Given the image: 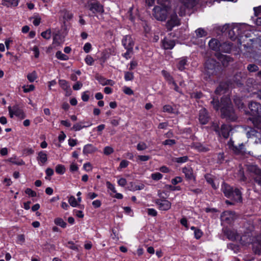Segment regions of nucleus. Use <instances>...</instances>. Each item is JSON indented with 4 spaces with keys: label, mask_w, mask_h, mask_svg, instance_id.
<instances>
[{
    "label": "nucleus",
    "mask_w": 261,
    "mask_h": 261,
    "mask_svg": "<svg viewBox=\"0 0 261 261\" xmlns=\"http://www.w3.org/2000/svg\"><path fill=\"white\" fill-rule=\"evenodd\" d=\"M59 84L61 87L64 90H67L69 88L68 83L64 80H60L59 81Z\"/></svg>",
    "instance_id": "a19ab883"
},
{
    "label": "nucleus",
    "mask_w": 261,
    "mask_h": 261,
    "mask_svg": "<svg viewBox=\"0 0 261 261\" xmlns=\"http://www.w3.org/2000/svg\"><path fill=\"white\" fill-rule=\"evenodd\" d=\"M68 202L72 207H76L78 205L76 199L73 196H70L68 197Z\"/></svg>",
    "instance_id": "c9c22d12"
},
{
    "label": "nucleus",
    "mask_w": 261,
    "mask_h": 261,
    "mask_svg": "<svg viewBox=\"0 0 261 261\" xmlns=\"http://www.w3.org/2000/svg\"><path fill=\"white\" fill-rule=\"evenodd\" d=\"M228 145L229 148L236 154H244L245 153L244 145L243 144H240L239 146H234L233 142L230 140L228 143Z\"/></svg>",
    "instance_id": "2eb2a0df"
},
{
    "label": "nucleus",
    "mask_w": 261,
    "mask_h": 261,
    "mask_svg": "<svg viewBox=\"0 0 261 261\" xmlns=\"http://www.w3.org/2000/svg\"><path fill=\"white\" fill-rule=\"evenodd\" d=\"M208 45L211 49L214 50H222L225 53L230 51L231 45L229 43H224L220 45L219 41L216 39H212L208 42Z\"/></svg>",
    "instance_id": "7ed1b4c3"
},
{
    "label": "nucleus",
    "mask_w": 261,
    "mask_h": 261,
    "mask_svg": "<svg viewBox=\"0 0 261 261\" xmlns=\"http://www.w3.org/2000/svg\"><path fill=\"white\" fill-rule=\"evenodd\" d=\"M134 74L133 72H125L124 73V80L126 81H132L134 79Z\"/></svg>",
    "instance_id": "a18cd8bd"
},
{
    "label": "nucleus",
    "mask_w": 261,
    "mask_h": 261,
    "mask_svg": "<svg viewBox=\"0 0 261 261\" xmlns=\"http://www.w3.org/2000/svg\"><path fill=\"white\" fill-rule=\"evenodd\" d=\"M27 79L30 82H34L37 79V75L36 71H34L27 75Z\"/></svg>",
    "instance_id": "473e14b6"
},
{
    "label": "nucleus",
    "mask_w": 261,
    "mask_h": 261,
    "mask_svg": "<svg viewBox=\"0 0 261 261\" xmlns=\"http://www.w3.org/2000/svg\"><path fill=\"white\" fill-rule=\"evenodd\" d=\"M182 181V178L180 176H176L174 178H173L171 182L172 184L176 185L178 183L181 182Z\"/></svg>",
    "instance_id": "864d4df0"
},
{
    "label": "nucleus",
    "mask_w": 261,
    "mask_h": 261,
    "mask_svg": "<svg viewBox=\"0 0 261 261\" xmlns=\"http://www.w3.org/2000/svg\"><path fill=\"white\" fill-rule=\"evenodd\" d=\"M227 238L231 240L240 241L241 244L243 245H246L247 244H249L251 242V239H247L246 242L245 241L246 236L240 237V236L237 232L234 230L228 229L225 232Z\"/></svg>",
    "instance_id": "39448f33"
},
{
    "label": "nucleus",
    "mask_w": 261,
    "mask_h": 261,
    "mask_svg": "<svg viewBox=\"0 0 261 261\" xmlns=\"http://www.w3.org/2000/svg\"><path fill=\"white\" fill-rule=\"evenodd\" d=\"M163 177V175L159 173V172H154L151 174V178L155 181H158L161 179H162Z\"/></svg>",
    "instance_id": "ea45409f"
},
{
    "label": "nucleus",
    "mask_w": 261,
    "mask_h": 261,
    "mask_svg": "<svg viewBox=\"0 0 261 261\" xmlns=\"http://www.w3.org/2000/svg\"><path fill=\"white\" fill-rule=\"evenodd\" d=\"M25 192L27 194L31 197H33L36 196V193L30 188H27L25 190Z\"/></svg>",
    "instance_id": "680f3d73"
},
{
    "label": "nucleus",
    "mask_w": 261,
    "mask_h": 261,
    "mask_svg": "<svg viewBox=\"0 0 261 261\" xmlns=\"http://www.w3.org/2000/svg\"><path fill=\"white\" fill-rule=\"evenodd\" d=\"M56 172L59 174H63L65 172V167L64 165H57L55 168Z\"/></svg>",
    "instance_id": "72a5a7b5"
},
{
    "label": "nucleus",
    "mask_w": 261,
    "mask_h": 261,
    "mask_svg": "<svg viewBox=\"0 0 261 261\" xmlns=\"http://www.w3.org/2000/svg\"><path fill=\"white\" fill-rule=\"evenodd\" d=\"M89 99V91L84 92L82 94V99L84 101H88Z\"/></svg>",
    "instance_id": "bf43d9fd"
},
{
    "label": "nucleus",
    "mask_w": 261,
    "mask_h": 261,
    "mask_svg": "<svg viewBox=\"0 0 261 261\" xmlns=\"http://www.w3.org/2000/svg\"><path fill=\"white\" fill-rule=\"evenodd\" d=\"M8 110L10 116L11 118H12L14 115L20 118H24L25 117V115L23 111L17 107H14L13 109H11V108L9 107Z\"/></svg>",
    "instance_id": "ddd939ff"
},
{
    "label": "nucleus",
    "mask_w": 261,
    "mask_h": 261,
    "mask_svg": "<svg viewBox=\"0 0 261 261\" xmlns=\"http://www.w3.org/2000/svg\"><path fill=\"white\" fill-rule=\"evenodd\" d=\"M247 69L250 72H255L258 70V67L254 64H249L247 67Z\"/></svg>",
    "instance_id": "5fc2aeb1"
},
{
    "label": "nucleus",
    "mask_w": 261,
    "mask_h": 261,
    "mask_svg": "<svg viewBox=\"0 0 261 261\" xmlns=\"http://www.w3.org/2000/svg\"><path fill=\"white\" fill-rule=\"evenodd\" d=\"M247 26L245 24H225L224 27L228 29V35L232 39H234L237 36L240 35L242 30Z\"/></svg>",
    "instance_id": "20e7f679"
},
{
    "label": "nucleus",
    "mask_w": 261,
    "mask_h": 261,
    "mask_svg": "<svg viewBox=\"0 0 261 261\" xmlns=\"http://www.w3.org/2000/svg\"><path fill=\"white\" fill-rule=\"evenodd\" d=\"M89 10L94 14H102L104 12L103 7L99 2L90 3L89 4Z\"/></svg>",
    "instance_id": "9d476101"
},
{
    "label": "nucleus",
    "mask_w": 261,
    "mask_h": 261,
    "mask_svg": "<svg viewBox=\"0 0 261 261\" xmlns=\"http://www.w3.org/2000/svg\"><path fill=\"white\" fill-rule=\"evenodd\" d=\"M85 61L88 65H92L94 61L93 58L90 56H87L85 59Z\"/></svg>",
    "instance_id": "3c124183"
},
{
    "label": "nucleus",
    "mask_w": 261,
    "mask_h": 261,
    "mask_svg": "<svg viewBox=\"0 0 261 261\" xmlns=\"http://www.w3.org/2000/svg\"><path fill=\"white\" fill-rule=\"evenodd\" d=\"M106 186L109 190H110L113 193H115L116 192L115 186L111 184L110 181H108L106 182Z\"/></svg>",
    "instance_id": "49530a36"
},
{
    "label": "nucleus",
    "mask_w": 261,
    "mask_h": 261,
    "mask_svg": "<svg viewBox=\"0 0 261 261\" xmlns=\"http://www.w3.org/2000/svg\"><path fill=\"white\" fill-rule=\"evenodd\" d=\"M199 120L202 124H205L208 121V116L205 108H202L199 111Z\"/></svg>",
    "instance_id": "f3484780"
},
{
    "label": "nucleus",
    "mask_w": 261,
    "mask_h": 261,
    "mask_svg": "<svg viewBox=\"0 0 261 261\" xmlns=\"http://www.w3.org/2000/svg\"><path fill=\"white\" fill-rule=\"evenodd\" d=\"M173 161L178 163L182 164L186 163L188 160V157L187 156H184L181 157L175 158L173 159Z\"/></svg>",
    "instance_id": "4c0bfd02"
},
{
    "label": "nucleus",
    "mask_w": 261,
    "mask_h": 261,
    "mask_svg": "<svg viewBox=\"0 0 261 261\" xmlns=\"http://www.w3.org/2000/svg\"><path fill=\"white\" fill-rule=\"evenodd\" d=\"M63 42L64 40L60 34L57 33L53 36V45L55 47L60 46Z\"/></svg>",
    "instance_id": "5701e85b"
},
{
    "label": "nucleus",
    "mask_w": 261,
    "mask_h": 261,
    "mask_svg": "<svg viewBox=\"0 0 261 261\" xmlns=\"http://www.w3.org/2000/svg\"><path fill=\"white\" fill-rule=\"evenodd\" d=\"M211 103L213 105L214 108L216 110H218L220 108L223 117L230 121L237 120V116L231 106L229 97L227 96L222 97L221 103L220 104L218 100V98L213 96Z\"/></svg>",
    "instance_id": "f257e3e1"
},
{
    "label": "nucleus",
    "mask_w": 261,
    "mask_h": 261,
    "mask_svg": "<svg viewBox=\"0 0 261 261\" xmlns=\"http://www.w3.org/2000/svg\"><path fill=\"white\" fill-rule=\"evenodd\" d=\"M114 152V149L110 146H106L103 149V153L106 155H109Z\"/></svg>",
    "instance_id": "8fccbe9b"
},
{
    "label": "nucleus",
    "mask_w": 261,
    "mask_h": 261,
    "mask_svg": "<svg viewBox=\"0 0 261 261\" xmlns=\"http://www.w3.org/2000/svg\"><path fill=\"white\" fill-rule=\"evenodd\" d=\"M145 186L143 184H140L139 185H133L132 186V190L133 191H137V190H141L144 188Z\"/></svg>",
    "instance_id": "de8ad7c7"
},
{
    "label": "nucleus",
    "mask_w": 261,
    "mask_h": 261,
    "mask_svg": "<svg viewBox=\"0 0 261 261\" xmlns=\"http://www.w3.org/2000/svg\"><path fill=\"white\" fill-rule=\"evenodd\" d=\"M54 223L56 225H58L62 228H65L67 226V223L62 218H57L55 219Z\"/></svg>",
    "instance_id": "2f4dec72"
},
{
    "label": "nucleus",
    "mask_w": 261,
    "mask_h": 261,
    "mask_svg": "<svg viewBox=\"0 0 261 261\" xmlns=\"http://www.w3.org/2000/svg\"><path fill=\"white\" fill-rule=\"evenodd\" d=\"M92 48L91 44L90 43H86L84 46L83 49L84 51L86 53H89Z\"/></svg>",
    "instance_id": "e2e57ef3"
},
{
    "label": "nucleus",
    "mask_w": 261,
    "mask_h": 261,
    "mask_svg": "<svg viewBox=\"0 0 261 261\" xmlns=\"http://www.w3.org/2000/svg\"><path fill=\"white\" fill-rule=\"evenodd\" d=\"M24 93H28L33 91L35 89V86L33 85H23L22 87Z\"/></svg>",
    "instance_id": "58836bf2"
},
{
    "label": "nucleus",
    "mask_w": 261,
    "mask_h": 261,
    "mask_svg": "<svg viewBox=\"0 0 261 261\" xmlns=\"http://www.w3.org/2000/svg\"><path fill=\"white\" fill-rule=\"evenodd\" d=\"M96 150L97 149L95 147L91 144H88L84 146L83 152L84 154H88L92 153Z\"/></svg>",
    "instance_id": "b1692460"
},
{
    "label": "nucleus",
    "mask_w": 261,
    "mask_h": 261,
    "mask_svg": "<svg viewBox=\"0 0 261 261\" xmlns=\"http://www.w3.org/2000/svg\"><path fill=\"white\" fill-rule=\"evenodd\" d=\"M148 214L151 216H155L157 215L156 211L154 208H148L147 209Z\"/></svg>",
    "instance_id": "774afa93"
},
{
    "label": "nucleus",
    "mask_w": 261,
    "mask_h": 261,
    "mask_svg": "<svg viewBox=\"0 0 261 261\" xmlns=\"http://www.w3.org/2000/svg\"><path fill=\"white\" fill-rule=\"evenodd\" d=\"M155 203L160 210L167 211L171 208V203L166 199H158Z\"/></svg>",
    "instance_id": "1a4fd4ad"
},
{
    "label": "nucleus",
    "mask_w": 261,
    "mask_h": 261,
    "mask_svg": "<svg viewBox=\"0 0 261 261\" xmlns=\"http://www.w3.org/2000/svg\"><path fill=\"white\" fill-rule=\"evenodd\" d=\"M187 60L186 58H182L180 59L177 64V68L180 71L184 70L185 69V66L187 64Z\"/></svg>",
    "instance_id": "c756f323"
},
{
    "label": "nucleus",
    "mask_w": 261,
    "mask_h": 261,
    "mask_svg": "<svg viewBox=\"0 0 261 261\" xmlns=\"http://www.w3.org/2000/svg\"><path fill=\"white\" fill-rule=\"evenodd\" d=\"M34 150L32 148H27L23 150V154L28 155L33 154Z\"/></svg>",
    "instance_id": "338daca9"
},
{
    "label": "nucleus",
    "mask_w": 261,
    "mask_h": 261,
    "mask_svg": "<svg viewBox=\"0 0 261 261\" xmlns=\"http://www.w3.org/2000/svg\"><path fill=\"white\" fill-rule=\"evenodd\" d=\"M85 123H86L84 122H80L79 123H76L73 125L72 129L75 131H79L84 127L90 126L92 124V123H89L88 124V125H84Z\"/></svg>",
    "instance_id": "bb28decb"
},
{
    "label": "nucleus",
    "mask_w": 261,
    "mask_h": 261,
    "mask_svg": "<svg viewBox=\"0 0 261 261\" xmlns=\"http://www.w3.org/2000/svg\"><path fill=\"white\" fill-rule=\"evenodd\" d=\"M31 49L34 52L35 57L38 58L40 55V51L38 46H34Z\"/></svg>",
    "instance_id": "13d9d810"
},
{
    "label": "nucleus",
    "mask_w": 261,
    "mask_h": 261,
    "mask_svg": "<svg viewBox=\"0 0 261 261\" xmlns=\"http://www.w3.org/2000/svg\"><path fill=\"white\" fill-rule=\"evenodd\" d=\"M203 235V232L202 231L199 229H197L196 230H195V231H194V236H195V238L196 239H199Z\"/></svg>",
    "instance_id": "6e6d98bb"
},
{
    "label": "nucleus",
    "mask_w": 261,
    "mask_h": 261,
    "mask_svg": "<svg viewBox=\"0 0 261 261\" xmlns=\"http://www.w3.org/2000/svg\"><path fill=\"white\" fill-rule=\"evenodd\" d=\"M205 67L208 73L213 74L216 67V62L213 60H208L205 63Z\"/></svg>",
    "instance_id": "6ab92c4d"
},
{
    "label": "nucleus",
    "mask_w": 261,
    "mask_h": 261,
    "mask_svg": "<svg viewBox=\"0 0 261 261\" xmlns=\"http://www.w3.org/2000/svg\"><path fill=\"white\" fill-rule=\"evenodd\" d=\"M180 3L182 5L179 8L177 7L176 11H178L179 14L182 16L185 15L187 9L192 8L195 5L196 0H180Z\"/></svg>",
    "instance_id": "423d86ee"
},
{
    "label": "nucleus",
    "mask_w": 261,
    "mask_h": 261,
    "mask_svg": "<svg viewBox=\"0 0 261 261\" xmlns=\"http://www.w3.org/2000/svg\"><path fill=\"white\" fill-rule=\"evenodd\" d=\"M129 164V162L127 160H123L121 161V162L120 163L119 166L118 168V170H120L122 168H124L127 167V166Z\"/></svg>",
    "instance_id": "09e8293b"
},
{
    "label": "nucleus",
    "mask_w": 261,
    "mask_h": 261,
    "mask_svg": "<svg viewBox=\"0 0 261 261\" xmlns=\"http://www.w3.org/2000/svg\"><path fill=\"white\" fill-rule=\"evenodd\" d=\"M251 115L257 117H261V105L256 102H251L249 104Z\"/></svg>",
    "instance_id": "0eeeda50"
},
{
    "label": "nucleus",
    "mask_w": 261,
    "mask_h": 261,
    "mask_svg": "<svg viewBox=\"0 0 261 261\" xmlns=\"http://www.w3.org/2000/svg\"><path fill=\"white\" fill-rule=\"evenodd\" d=\"M122 44L126 49H133L134 42L130 36L126 35L122 40Z\"/></svg>",
    "instance_id": "4468645a"
},
{
    "label": "nucleus",
    "mask_w": 261,
    "mask_h": 261,
    "mask_svg": "<svg viewBox=\"0 0 261 261\" xmlns=\"http://www.w3.org/2000/svg\"><path fill=\"white\" fill-rule=\"evenodd\" d=\"M36 159L39 166H44L47 162V154L45 151L41 150L38 152Z\"/></svg>",
    "instance_id": "f8f14e48"
},
{
    "label": "nucleus",
    "mask_w": 261,
    "mask_h": 261,
    "mask_svg": "<svg viewBox=\"0 0 261 261\" xmlns=\"http://www.w3.org/2000/svg\"><path fill=\"white\" fill-rule=\"evenodd\" d=\"M20 0H2L1 4L7 7H17Z\"/></svg>",
    "instance_id": "aec40b11"
},
{
    "label": "nucleus",
    "mask_w": 261,
    "mask_h": 261,
    "mask_svg": "<svg viewBox=\"0 0 261 261\" xmlns=\"http://www.w3.org/2000/svg\"><path fill=\"white\" fill-rule=\"evenodd\" d=\"M221 92L225 93L226 90H224L222 87V85H220L215 90V93L216 95L220 94Z\"/></svg>",
    "instance_id": "0e129e2a"
},
{
    "label": "nucleus",
    "mask_w": 261,
    "mask_h": 261,
    "mask_svg": "<svg viewBox=\"0 0 261 261\" xmlns=\"http://www.w3.org/2000/svg\"><path fill=\"white\" fill-rule=\"evenodd\" d=\"M162 73L165 80L168 82L169 84H171V83L174 81L173 77L167 71L162 70Z\"/></svg>",
    "instance_id": "7c9ffc66"
},
{
    "label": "nucleus",
    "mask_w": 261,
    "mask_h": 261,
    "mask_svg": "<svg viewBox=\"0 0 261 261\" xmlns=\"http://www.w3.org/2000/svg\"><path fill=\"white\" fill-rule=\"evenodd\" d=\"M179 20L175 13L171 14L170 19L167 23V28L171 30L174 27L179 25Z\"/></svg>",
    "instance_id": "9b49d317"
},
{
    "label": "nucleus",
    "mask_w": 261,
    "mask_h": 261,
    "mask_svg": "<svg viewBox=\"0 0 261 261\" xmlns=\"http://www.w3.org/2000/svg\"><path fill=\"white\" fill-rule=\"evenodd\" d=\"M222 191L227 198H231L234 189L230 186L224 183L222 185Z\"/></svg>",
    "instance_id": "a211bd4d"
},
{
    "label": "nucleus",
    "mask_w": 261,
    "mask_h": 261,
    "mask_svg": "<svg viewBox=\"0 0 261 261\" xmlns=\"http://www.w3.org/2000/svg\"><path fill=\"white\" fill-rule=\"evenodd\" d=\"M137 148L138 150H143L147 148V145L144 142H140L138 144Z\"/></svg>",
    "instance_id": "4d7b16f0"
},
{
    "label": "nucleus",
    "mask_w": 261,
    "mask_h": 261,
    "mask_svg": "<svg viewBox=\"0 0 261 261\" xmlns=\"http://www.w3.org/2000/svg\"><path fill=\"white\" fill-rule=\"evenodd\" d=\"M123 91L124 93L129 95L133 94V91L129 87L126 86L123 87Z\"/></svg>",
    "instance_id": "69168bd1"
},
{
    "label": "nucleus",
    "mask_w": 261,
    "mask_h": 261,
    "mask_svg": "<svg viewBox=\"0 0 261 261\" xmlns=\"http://www.w3.org/2000/svg\"><path fill=\"white\" fill-rule=\"evenodd\" d=\"M56 57L57 59L62 61H66L68 59V56L62 53L61 51H58L56 53Z\"/></svg>",
    "instance_id": "f704fd0d"
},
{
    "label": "nucleus",
    "mask_w": 261,
    "mask_h": 261,
    "mask_svg": "<svg viewBox=\"0 0 261 261\" xmlns=\"http://www.w3.org/2000/svg\"><path fill=\"white\" fill-rule=\"evenodd\" d=\"M230 198L236 202H241L242 197L241 191L238 189H234L231 198Z\"/></svg>",
    "instance_id": "393cba45"
},
{
    "label": "nucleus",
    "mask_w": 261,
    "mask_h": 261,
    "mask_svg": "<svg viewBox=\"0 0 261 261\" xmlns=\"http://www.w3.org/2000/svg\"><path fill=\"white\" fill-rule=\"evenodd\" d=\"M231 126L227 124H223L221 128V133L223 137L227 138L229 135V132L231 130Z\"/></svg>",
    "instance_id": "4be33fe9"
},
{
    "label": "nucleus",
    "mask_w": 261,
    "mask_h": 261,
    "mask_svg": "<svg viewBox=\"0 0 261 261\" xmlns=\"http://www.w3.org/2000/svg\"><path fill=\"white\" fill-rule=\"evenodd\" d=\"M195 33L198 37L201 38L206 36V32L202 29L199 28L195 31Z\"/></svg>",
    "instance_id": "37998d69"
},
{
    "label": "nucleus",
    "mask_w": 261,
    "mask_h": 261,
    "mask_svg": "<svg viewBox=\"0 0 261 261\" xmlns=\"http://www.w3.org/2000/svg\"><path fill=\"white\" fill-rule=\"evenodd\" d=\"M30 19L32 20V23L35 26H38L41 23V18L38 13H35Z\"/></svg>",
    "instance_id": "cd10ccee"
},
{
    "label": "nucleus",
    "mask_w": 261,
    "mask_h": 261,
    "mask_svg": "<svg viewBox=\"0 0 261 261\" xmlns=\"http://www.w3.org/2000/svg\"><path fill=\"white\" fill-rule=\"evenodd\" d=\"M175 46V42L173 40L165 38L162 41V47L165 49H171Z\"/></svg>",
    "instance_id": "412c9836"
},
{
    "label": "nucleus",
    "mask_w": 261,
    "mask_h": 261,
    "mask_svg": "<svg viewBox=\"0 0 261 261\" xmlns=\"http://www.w3.org/2000/svg\"><path fill=\"white\" fill-rule=\"evenodd\" d=\"M205 178L209 184L211 185L212 188L214 189H217L219 187V183L216 182L212 176V175L210 174H207L205 176Z\"/></svg>",
    "instance_id": "a878e982"
},
{
    "label": "nucleus",
    "mask_w": 261,
    "mask_h": 261,
    "mask_svg": "<svg viewBox=\"0 0 261 261\" xmlns=\"http://www.w3.org/2000/svg\"><path fill=\"white\" fill-rule=\"evenodd\" d=\"M254 126L256 128L261 129V120L260 118H255L251 120Z\"/></svg>",
    "instance_id": "c03bdc74"
},
{
    "label": "nucleus",
    "mask_w": 261,
    "mask_h": 261,
    "mask_svg": "<svg viewBox=\"0 0 261 261\" xmlns=\"http://www.w3.org/2000/svg\"><path fill=\"white\" fill-rule=\"evenodd\" d=\"M236 214L234 212L231 211H226L223 212L221 215V220L223 222L230 223L236 218Z\"/></svg>",
    "instance_id": "6e6552de"
},
{
    "label": "nucleus",
    "mask_w": 261,
    "mask_h": 261,
    "mask_svg": "<svg viewBox=\"0 0 261 261\" xmlns=\"http://www.w3.org/2000/svg\"><path fill=\"white\" fill-rule=\"evenodd\" d=\"M234 102L239 109L242 110L244 109V103L242 102V100L240 97H236L234 98Z\"/></svg>",
    "instance_id": "e433bc0d"
},
{
    "label": "nucleus",
    "mask_w": 261,
    "mask_h": 261,
    "mask_svg": "<svg viewBox=\"0 0 261 261\" xmlns=\"http://www.w3.org/2000/svg\"><path fill=\"white\" fill-rule=\"evenodd\" d=\"M92 168V166L89 162L86 163L83 165V169L86 171H91Z\"/></svg>",
    "instance_id": "603ef678"
},
{
    "label": "nucleus",
    "mask_w": 261,
    "mask_h": 261,
    "mask_svg": "<svg viewBox=\"0 0 261 261\" xmlns=\"http://www.w3.org/2000/svg\"><path fill=\"white\" fill-rule=\"evenodd\" d=\"M158 5L153 9V15L159 21H164L171 14V5L169 0H157Z\"/></svg>",
    "instance_id": "f03ea898"
},
{
    "label": "nucleus",
    "mask_w": 261,
    "mask_h": 261,
    "mask_svg": "<svg viewBox=\"0 0 261 261\" xmlns=\"http://www.w3.org/2000/svg\"><path fill=\"white\" fill-rule=\"evenodd\" d=\"M247 137L251 138L252 136H255L258 139L259 142L261 143V134L257 132L254 129L251 128L250 131L247 133Z\"/></svg>",
    "instance_id": "c85d7f7f"
},
{
    "label": "nucleus",
    "mask_w": 261,
    "mask_h": 261,
    "mask_svg": "<svg viewBox=\"0 0 261 261\" xmlns=\"http://www.w3.org/2000/svg\"><path fill=\"white\" fill-rule=\"evenodd\" d=\"M182 172L185 174V177L189 180H195V177L193 174L192 168L190 167H184L182 168Z\"/></svg>",
    "instance_id": "dca6fc26"
},
{
    "label": "nucleus",
    "mask_w": 261,
    "mask_h": 261,
    "mask_svg": "<svg viewBox=\"0 0 261 261\" xmlns=\"http://www.w3.org/2000/svg\"><path fill=\"white\" fill-rule=\"evenodd\" d=\"M175 144V141L173 139H168L166 140L163 142V144L164 145H169L172 146Z\"/></svg>",
    "instance_id": "052dcab7"
},
{
    "label": "nucleus",
    "mask_w": 261,
    "mask_h": 261,
    "mask_svg": "<svg viewBox=\"0 0 261 261\" xmlns=\"http://www.w3.org/2000/svg\"><path fill=\"white\" fill-rule=\"evenodd\" d=\"M51 33L50 29H48L45 31L42 32L41 35L45 39H49L51 38Z\"/></svg>",
    "instance_id": "79ce46f5"
}]
</instances>
